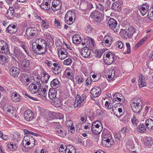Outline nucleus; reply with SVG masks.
Segmentation results:
<instances>
[{"instance_id":"obj_1","label":"nucleus","mask_w":153,"mask_h":153,"mask_svg":"<svg viewBox=\"0 0 153 153\" xmlns=\"http://www.w3.org/2000/svg\"><path fill=\"white\" fill-rule=\"evenodd\" d=\"M103 127L101 122L99 121H96L94 122L91 124V130L90 131H88L90 134L89 137L93 136V133L95 134H100L102 131Z\"/></svg>"},{"instance_id":"obj_2","label":"nucleus","mask_w":153,"mask_h":153,"mask_svg":"<svg viewBox=\"0 0 153 153\" xmlns=\"http://www.w3.org/2000/svg\"><path fill=\"white\" fill-rule=\"evenodd\" d=\"M131 106L133 112L139 114L142 109V102L139 98L134 99L133 102H131Z\"/></svg>"},{"instance_id":"obj_3","label":"nucleus","mask_w":153,"mask_h":153,"mask_svg":"<svg viewBox=\"0 0 153 153\" xmlns=\"http://www.w3.org/2000/svg\"><path fill=\"white\" fill-rule=\"evenodd\" d=\"M102 136V143L103 146L110 147L114 144V142L111 134H107Z\"/></svg>"},{"instance_id":"obj_4","label":"nucleus","mask_w":153,"mask_h":153,"mask_svg":"<svg viewBox=\"0 0 153 153\" xmlns=\"http://www.w3.org/2000/svg\"><path fill=\"white\" fill-rule=\"evenodd\" d=\"M86 99V94H83L80 97L78 94L76 96L75 101L74 104V108L82 105L85 102Z\"/></svg>"},{"instance_id":"obj_5","label":"nucleus","mask_w":153,"mask_h":153,"mask_svg":"<svg viewBox=\"0 0 153 153\" xmlns=\"http://www.w3.org/2000/svg\"><path fill=\"white\" fill-rule=\"evenodd\" d=\"M90 17L94 19L97 22L99 23L103 20L104 15L100 12L95 10L91 13Z\"/></svg>"},{"instance_id":"obj_6","label":"nucleus","mask_w":153,"mask_h":153,"mask_svg":"<svg viewBox=\"0 0 153 153\" xmlns=\"http://www.w3.org/2000/svg\"><path fill=\"white\" fill-rule=\"evenodd\" d=\"M42 85L40 81H34L29 86V90L32 93L36 94L38 93L39 89H41Z\"/></svg>"},{"instance_id":"obj_7","label":"nucleus","mask_w":153,"mask_h":153,"mask_svg":"<svg viewBox=\"0 0 153 153\" xmlns=\"http://www.w3.org/2000/svg\"><path fill=\"white\" fill-rule=\"evenodd\" d=\"M42 85L40 81H34L29 86V90L32 93L36 94L38 93L39 89H41Z\"/></svg>"},{"instance_id":"obj_8","label":"nucleus","mask_w":153,"mask_h":153,"mask_svg":"<svg viewBox=\"0 0 153 153\" xmlns=\"http://www.w3.org/2000/svg\"><path fill=\"white\" fill-rule=\"evenodd\" d=\"M136 30V29L134 27L128 26L124 30H121L122 32L124 33L125 36H126L128 38H131Z\"/></svg>"},{"instance_id":"obj_9","label":"nucleus","mask_w":153,"mask_h":153,"mask_svg":"<svg viewBox=\"0 0 153 153\" xmlns=\"http://www.w3.org/2000/svg\"><path fill=\"white\" fill-rule=\"evenodd\" d=\"M26 142V143L25 144V147L26 146H28L31 144V146L29 148H33L35 145V140L34 138L31 136L27 135L25 136L23 140V142Z\"/></svg>"},{"instance_id":"obj_10","label":"nucleus","mask_w":153,"mask_h":153,"mask_svg":"<svg viewBox=\"0 0 153 153\" xmlns=\"http://www.w3.org/2000/svg\"><path fill=\"white\" fill-rule=\"evenodd\" d=\"M30 62L27 59H25L21 62V67L22 71L25 72H30Z\"/></svg>"},{"instance_id":"obj_11","label":"nucleus","mask_w":153,"mask_h":153,"mask_svg":"<svg viewBox=\"0 0 153 153\" xmlns=\"http://www.w3.org/2000/svg\"><path fill=\"white\" fill-rule=\"evenodd\" d=\"M38 43V50L42 52L41 54H44L47 50V44L46 41L43 39H39Z\"/></svg>"},{"instance_id":"obj_12","label":"nucleus","mask_w":153,"mask_h":153,"mask_svg":"<svg viewBox=\"0 0 153 153\" xmlns=\"http://www.w3.org/2000/svg\"><path fill=\"white\" fill-rule=\"evenodd\" d=\"M66 128H64L61 125H57L55 128L56 134L60 137H65L67 134L68 129Z\"/></svg>"},{"instance_id":"obj_13","label":"nucleus","mask_w":153,"mask_h":153,"mask_svg":"<svg viewBox=\"0 0 153 153\" xmlns=\"http://www.w3.org/2000/svg\"><path fill=\"white\" fill-rule=\"evenodd\" d=\"M105 55V54L104 55L103 59L105 64L107 65L111 64L114 61L115 54L111 52H109L106 55L105 59L104 57Z\"/></svg>"},{"instance_id":"obj_14","label":"nucleus","mask_w":153,"mask_h":153,"mask_svg":"<svg viewBox=\"0 0 153 153\" xmlns=\"http://www.w3.org/2000/svg\"><path fill=\"white\" fill-rule=\"evenodd\" d=\"M0 52L4 54H7L10 52L7 43L3 40H0Z\"/></svg>"},{"instance_id":"obj_15","label":"nucleus","mask_w":153,"mask_h":153,"mask_svg":"<svg viewBox=\"0 0 153 153\" xmlns=\"http://www.w3.org/2000/svg\"><path fill=\"white\" fill-rule=\"evenodd\" d=\"M38 29L35 27H31L27 29L26 33L27 37H36L38 33Z\"/></svg>"},{"instance_id":"obj_16","label":"nucleus","mask_w":153,"mask_h":153,"mask_svg":"<svg viewBox=\"0 0 153 153\" xmlns=\"http://www.w3.org/2000/svg\"><path fill=\"white\" fill-rule=\"evenodd\" d=\"M29 77V74L26 73H22L19 76V79L22 83L28 85L30 82Z\"/></svg>"},{"instance_id":"obj_17","label":"nucleus","mask_w":153,"mask_h":153,"mask_svg":"<svg viewBox=\"0 0 153 153\" xmlns=\"http://www.w3.org/2000/svg\"><path fill=\"white\" fill-rule=\"evenodd\" d=\"M34 114L30 110H27L24 113V116L25 120L27 121H31L34 118Z\"/></svg>"},{"instance_id":"obj_18","label":"nucleus","mask_w":153,"mask_h":153,"mask_svg":"<svg viewBox=\"0 0 153 153\" xmlns=\"http://www.w3.org/2000/svg\"><path fill=\"white\" fill-rule=\"evenodd\" d=\"M62 4L59 0H53L52 3L51 8L53 11L55 12L61 9Z\"/></svg>"},{"instance_id":"obj_19","label":"nucleus","mask_w":153,"mask_h":153,"mask_svg":"<svg viewBox=\"0 0 153 153\" xmlns=\"http://www.w3.org/2000/svg\"><path fill=\"white\" fill-rule=\"evenodd\" d=\"M149 8V4L147 3H145L143 4L141 7H140V6L139 10L142 15L144 16L147 12H148Z\"/></svg>"},{"instance_id":"obj_20","label":"nucleus","mask_w":153,"mask_h":153,"mask_svg":"<svg viewBox=\"0 0 153 153\" xmlns=\"http://www.w3.org/2000/svg\"><path fill=\"white\" fill-rule=\"evenodd\" d=\"M57 89H55V88H50L48 93L49 98L52 100H55L56 98L58 97H57Z\"/></svg>"},{"instance_id":"obj_21","label":"nucleus","mask_w":153,"mask_h":153,"mask_svg":"<svg viewBox=\"0 0 153 153\" xmlns=\"http://www.w3.org/2000/svg\"><path fill=\"white\" fill-rule=\"evenodd\" d=\"M101 90L99 87H95L92 88L90 91L91 95L94 97H97L100 95Z\"/></svg>"},{"instance_id":"obj_22","label":"nucleus","mask_w":153,"mask_h":153,"mask_svg":"<svg viewBox=\"0 0 153 153\" xmlns=\"http://www.w3.org/2000/svg\"><path fill=\"white\" fill-rule=\"evenodd\" d=\"M18 29L17 26L15 25L12 24L10 25L5 29V32L10 33H15L17 32Z\"/></svg>"},{"instance_id":"obj_23","label":"nucleus","mask_w":153,"mask_h":153,"mask_svg":"<svg viewBox=\"0 0 153 153\" xmlns=\"http://www.w3.org/2000/svg\"><path fill=\"white\" fill-rule=\"evenodd\" d=\"M10 75L13 77L18 76L20 73L19 69L15 66L12 67L10 70Z\"/></svg>"},{"instance_id":"obj_24","label":"nucleus","mask_w":153,"mask_h":153,"mask_svg":"<svg viewBox=\"0 0 153 153\" xmlns=\"http://www.w3.org/2000/svg\"><path fill=\"white\" fill-rule=\"evenodd\" d=\"M15 11L12 7H10L7 10L6 14V17L8 19H11L13 18L14 16Z\"/></svg>"},{"instance_id":"obj_25","label":"nucleus","mask_w":153,"mask_h":153,"mask_svg":"<svg viewBox=\"0 0 153 153\" xmlns=\"http://www.w3.org/2000/svg\"><path fill=\"white\" fill-rule=\"evenodd\" d=\"M22 97L19 93L16 92H13L11 95V98L13 101L18 102L20 101Z\"/></svg>"},{"instance_id":"obj_26","label":"nucleus","mask_w":153,"mask_h":153,"mask_svg":"<svg viewBox=\"0 0 153 153\" xmlns=\"http://www.w3.org/2000/svg\"><path fill=\"white\" fill-rule=\"evenodd\" d=\"M51 86L52 88H58L60 86V82L59 79L56 78L53 79L51 82Z\"/></svg>"},{"instance_id":"obj_27","label":"nucleus","mask_w":153,"mask_h":153,"mask_svg":"<svg viewBox=\"0 0 153 153\" xmlns=\"http://www.w3.org/2000/svg\"><path fill=\"white\" fill-rule=\"evenodd\" d=\"M108 24L109 27L112 29L113 30L116 27L117 22L114 19L110 18L108 21Z\"/></svg>"},{"instance_id":"obj_28","label":"nucleus","mask_w":153,"mask_h":153,"mask_svg":"<svg viewBox=\"0 0 153 153\" xmlns=\"http://www.w3.org/2000/svg\"><path fill=\"white\" fill-rule=\"evenodd\" d=\"M14 108L12 105L7 104L3 108V110L4 112L7 114L11 113L13 114L14 113Z\"/></svg>"},{"instance_id":"obj_29","label":"nucleus","mask_w":153,"mask_h":153,"mask_svg":"<svg viewBox=\"0 0 153 153\" xmlns=\"http://www.w3.org/2000/svg\"><path fill=\"white\" fill-rule=\"evenodd\" d=\"M105 51L104 49H95L94 52L95 57L98 59L100 58Z\"/></svg>"},{"instance_id":"obj_30","label":"nucleus","mask_w":153,"mask_h":153,"mask_svg":"<svg viewBox=\"0 0 153 153\" xmlns=\"http://www.w3.org/2000/svg\"><path fill=\"white\" fill-rule=\"evenodd\" d=\"M146 127L149 130L153 129V120L149 119L145 122Z\"/></svg>"},{"instance_id":"obj_31","label":"nucleus","mask_w":153,"mask_h":153,"mask_svg":"<svg viewBox=\"0 0 153 153\" xmlns=\"http://www.w3.org/2000/svg\"><path fill=\"white\" fill-rule=\"evenodd\" d=\"M139 82L140 84L139 85V88H141L146 85V83L145 82L144 77L142 74L139 76Z\"/></svg>"},{"instance_id":"obj_32","label":"nucleus","mask_w":153,"mask_h":153,"mask_svg":"<svg viewBox=\"0 0 153 153\" xmlns=\"http://www.w3.org/2000/svg\"><path fill=\"white\" fill-rule=\"evenodd\" d=\"M42 76H41V81L42 82L47 83L48 80L51 77V75H48L46 72H43Z\"/></svg>"},{"instance_id":"obj_33","label":"nucleus","mask_w":153,"mask_h":153,"mask_svg":"<svg viewBox=\"0 0 153 153\" xmlns=\"http://www.w3.org/2000/svg\"><path fill=\"white\" fill-rule=\"evenodd\" d=\"M19 45L23 48L26 53L30 57L31 55L30 54L29 51L27 50L28 48L26 45V43L23 41H20Z\"/></svg>"},{"instance_id":"obj_34","label":"nucleus","mask_w":153,"mask_h":153,"mask_svg":"<svg viewBox=\"0 0 153 153\" xmlns=\"http://www.w3.org/2000/svg\"><path fill=\"white\" fill-rule=\"evenodd\" d=\"M146 128L144 123H140L137 128L138 131L140 133H143L146 131Z\"/></svg>"},{"instance_id":"obj_35","label":"nucleus","mask_w":153,"mask_h":153,"mask_svg":"<svg viewBox=\"0 0 153 153\" xmlns=\"http://www.w3.org/2000/svg\"><path fill=\"white\" fill-rule=\"evenodd\" d=\"M73 42L74 43L78 44L81 41L79 35L76 34L74 35L72 38Z\"/></svg>"},{"instance_id":"obj_36","label":"nucleus","mask_w":153,"mask_h":153,"mask_svg":"<svg viewBox=\"0 0 153 153\" xmlns=\"http://www.w3.org/2000/svg\"><path fill=\"white\" fill-rule=\"evenodd\" d=\"M53 101L54 105L56 107L59 108L62 105V103L61 100L58 97Z\"/></svg>"},{"instance_id":"obj_37","label":"nucleus","mask_w":153,"mask_h":153,"mask_svg":"<svg viewBox=\"0 0 153 153\" xmlns=\"http://www.w3.org/2000/svg\"><path fill=\"white\" fill-rule=\"evenodd\" d=\"M32 45V49L35 53L38 54H42V52L38 50V45L36 44V42L33 43Z\"/></svg>"},{"instance_id":"obj_38","label":"nucleus","mask_w":153,"mask_h":153,"mask_svg":"<svg viewBox=\"0 0 153 153\" xmlns=\"http://www.w3.org/2000/svg\"><path fill=\"white\" fill-rule=\"evenodd\" d=\"M66 14V16H68L69 17L68 21L70 22H72L73 17L75 16V13L72 11L69 10L68 11Z\"/></svg>"},{"instance_id":"obj_39","label":"nucleus","mask_w":153,"mask_h":153,"mask_svg":"<svg viewBox=\"0 0 153 153\" xmlns=\"http://www.w3.org/2000/svg\"><path fill=\"white\" fill-rule=\"evenodd\" d=\"M120 134V132L119 131L118 132H115L114 134V137L117 142H120V140H122L124 138L123 137L121 136L122 134Z\"/></svg>"},{"instance_id":"obj_40","label":"nucleus","mask_w":153,"mask_h":153,"mask_svg":"<svg viewBox=\"0 0 153 153\" xmlns=\"http://www.w3.org/2000/svg\"><path fill=\"white\" fill-rule=\"evenodd\" d=\"M13 55L17 58L18 59L20 56H24V54L23 53H22L21 51L18 49H14Z\"/></svg>"},{"instance_id":"obj_41","label":"nucleus","mask_w":153,"mask_h":153,"mask_svg":"<svg viewBox=\"0 0 153 153\" xmlns=\"http://www.w3.org/2000/svg\"><path fill=\"white\" fill-rule=\"evenodd\" d=\"M144 141V144L147 146H151L153 143V140L150 137H147Z\"/></svg>"},{"instance_id":"obj_42","label":"nucleus","mask_w":153,"mask_h":153,"mask_svg":"<svg viewBox=\"0 0 153 153\" xmlns=\"http://www.w3.org/2000/svg\"><path fill=\"white\" fill-rule=\"evenodd\" d=\"M46 90L45 88H43L41 89H39L38 92L39 91V94L42 97L45 98L46 97L47 94V92H46Z\"/></svg>"},{"instance_id":"obj_43","label":"nucleus","mask_w":153,"mask_h":153,"mask_svg":"<svg viewBox=\"0 0 153 153\" xmlns=\"http://www.w3.org/2000/svg\"><path fill=\"white\" fill-rule=\"evenodd\" d=\"M49 27L48 22L47 20H42L41 24L42 28L43 30L47 29Z\"/></svg>"},{"instance_id":"obj_44","label":"nucleus","mask_w":153,"mask_h":153,"mask_svg":"<svg viewBox=\"0 0 153 153\" xmlns=\"http://www.w3.org/2000/svg\"><path fill=\"white\" fill-rule=\"evenodd\" d=\"M79 7L82 10V13L84 14H86V4L83 3V2H81Z\"/></svg>"},{"instance_id":"obj_45","label":"nucleus","mask_w":153,"mask_h":153,"mask_svg":"<svg viewBox=\"0 0 153 153\" xmlns=\"http://www.w3.org/2000/svg\"><path fill=\"white\" fill-rule=\"evenodd\" d=\"M85 61H82L80 62V63L82 65V67L81 68L82 72L84 74L85 76H86V68L85 66Z\"/></svg>"},{"instance_id":"obj_46","label":"nucleus","mask_w":153,"mask_h":153,"mask_svg":"<svg viewBox=\"0 0 153 153\" xmlns=\"http://www.w3.org/2000/svg\"><path fill=\"white\" fill-rule=\"evenodd\" d=\"M53 69V73L55 74H58L62 71V68L60 66L54 68Z\"/></svg>"},{"instance_id":"obj_47","label":"nucleus","mask_w":153,"mask_h":153,"mask_svg":"<svg viewBox=\"0 0 153 153\" xmlns=\"http://www.w3.org/2000/svg\"><path fill=\"white\" fill-rule=\"evenodd\" d=\"M131 121L132 124L134 126H137V123L138 122V120L136 117L134 116H133V118H131Z\"/></svg>"},{"instance_id":"obj_48","label":"nucleus","mask_w":153,"mask_h":153,"mask_svg":"<svg viewBox=\"0 0 153 153\" xmlns=\"http://www.w3.org/2000/svg\"><path fill=\"white\" fill-rule=\"evenodd\" d=\"M87 39L88 40V41H87V45H88V46H89V45H88V44H87L88 42L89 43L90 42H91L93 46H95L96 44H95V42L94 39L91 38V37L88 36H87ZM89 45H90V44Z\"/></svg>"},{"instance_id":"obj_49","label":"nucleus","mask_w":153,"mask_h":153,"mask_svg":"<svg viewBox=\"0 0 153 153\" xmlns=\"http://www.w3.org/2000/svg\"><path fill=\"white\" fill-rule=\"evenodd\" d=\"M126 128L125 127H123L119 131L120 132V133H121L120 134H122V136L124 137H125L127 133V132L126 131Z\"/></svg>"},{"instance_id":"obj_50","label":"nucleus","mask_w":153,"mask_h":153,"mask_svg":"<svg viewBox=\"0 0 153 153\" xmlns=\"http://www.w3.org/2000/svg\"><path fill=\"white\" fill-rule=\"evenodd\" d=\"M33 79L34 81L39 80L40 81L41 76L39 74H33Z\"/></svg>"},{"instance_id":"obj_51","label":"nucleus","mask_w":153,"mask_h":153,"mask_svg":"<svg viewBox=\"0 0 153 153\" xmlns=\"http://www.w3.org/2000/svg\"><path fill=\"white\" fill-rule=\"evenodd\" d=\"M75 79L78 84H80L84 81V79L82 78L81 76H77L75 78Z\"/></svg>"},{"instance_id":"obj_52","label":"nucleus","mask_w":153,"mask_h":153,"mask_svg":"<svg viewBox=\"0 0 153 153\" xmlns=\"http://www.w3.org/2000/svg\"><path fill=\"white\" fill-rule=\"evenodd\" d=\"M126 46L127 48V51L126 52L123 53V54H129L131 53V46L129 43L127 42L126 44Z\"/></svg>"},{"instance_id":"obj_53","label":"nucleus","mask_w":153,"mask_h":153,"mask_svg":"<svg viewBox=\"0 0 153 153\" xmlns=\"http://www.w3.org/2000/svg\"><path fill=\"white\" fill-rule=\"evenodd\" d=\"M93 8V5L92 3L87 1V10H90Z\"/></svg>"},{"instance_id":"obj_54","label":"nucleus","mask_w":153,"mask_h":153,"mask_svg":"<svg viewBox=\"0 0 153 153\" xmlns=\"http://www.w3.org/2000/svg\"><path fill=\"white\" fill-rule=\"evenodd\" d=\"M97 114L99 116L101 117H103L104 116L105 114L101 110L98 109H97L96 111Z\"/></svg>"},{"instance_id":"obj_55","label":"nucleus","mask_w":153,"mask_h":153,"mask_svg":"<svg viewBox=\"0 0 153 153\" xmlns=\"http://www.w3.org/2000/svg\"><path fill=\"white\" fill-rule=\"evenodd\" d=\"M66 146H64L63 145H61L60 147L59 148V152L60 153H65V150Z\"/></svg>"},{"instance_id":"obj_56","label":"nucleus","mask_w":153,"mask_h":153,"mask_svg":"<svg viewBox=\"0 0 153 153\" xmlns=\"http://www.w3.org/2000/svg\"><path fill=\"white\" fill-rule=\"evenodd\" d=\"M86 49V47L83 48L81 51V54L82 56L85 58H86V52L85 50Z\"/></svg>"},{"instance_id":"obj_57","label":"nucleus","mask_w":153,"mask_h":153,"mask_svg":"<svg viewBox=\"0 0 153 153\" xmlns=\"http://www.w3.org/2000/svg\"><path fill=\"white\" fill-rule=\"evenodd\" d=\"M85 140V138H82V139L81 138H79L77 140V143H80L81 145H82V146L84 147H85V141L83 140Z\"/></svg>"},{"instance_id":"obj_58","label":"nucleus","mask_w":153,"mask_h":153,"mask_svg":"<svg viewBox=\"0 0 153 153\" xmlns=\"http://www.w3.org/2000/svg\"><path fill=\"white\" fill-rule=\"evenodd\" d=\"M66 53H68L67 50L65 48H61L59 49L58 52V53L60 54L63 55V54H66Z\"/></svg>"},{"instance_id":"obj_59","label":"nucleus","mask_w":153,"mask_h":153,"mask_svg":"<svg viewBox=\"0 0 153 153\" xmlns=\"http://www.w3.org/2000/svg\"><path fill=\"white\" fill-rule=\"evenodd\" d=\"M72 61L71 59L70 58L65 60L64 62V64L66 65H70Z\"/></svg>"},{"instance_id":"obj_60","label":"nucleus","mask_w":153,"mask_h":153,"mask_svg":"<svg viewBox=\"0 0 153 153\" xmlns=\"http://www.w3.org/2000/svg\"><path fill=\"white\" fill-rule=\"evenodd\" d=\"M103 39H107L109 40V44H111L112 43V39L111 36H105L104 37Z\"/></svg>"},{"instance_id":"obj_61","label":"nucleus","mask_w":153,"mask_h":153,"mask_svg":"<svg viewBox=\"0 0 153 153\" xmlns=\"http://www.w3.org/2000/svg\"><path fill=\"white\" fill-rule=\"evenodd\" d=\"M14 137H15V139H16L17 141L20 140H21L20 133L19 132L15 133V136Z\"/></svg>"},{"instance_id":"obj_62","label":"nucleus","mask_w":153,"mask_h":153,"mask_svg":"<svg viewBox=\"0 0 153 153\" xmlns=\"http://www.w3.org/2000/svg\"><path fill=\"white\" fill-rule=\"evenodd\" d=\"M80 120L82 122V123H84L86 121V120H85V118H86V116L85 114H81L80 116Z\"/></svg>"},{"instance_id":"obj_63","label":"nucleus","mask_w":153,"mask_h":153,"mask_svg":"<svg viewBox=\"0 0 153 153\" xmlns=\"http://www.w3.org/2000/svg\"><path fill=\"white\" fill-rule=\"evenodd\" d=\"M92 143V142L90 139H88L87 140V146H88V147H90L91 146Z\"/></svg>"},{"instance_id":"obj_64","label":"nucleus","mask_w":153,"mask_h":153,"mask_svg":"<svg viewBox=\"0 0 153 153\" xmlns=\"http://www.w3.org/2000/svg\"><path fill=\"white\" fill-rule=\"evenodd\" d=\"M117 47L119 48L122 49L123 48V44L122 42L120 41H118L117 42Z\"/></svg>"}]
</instances>
